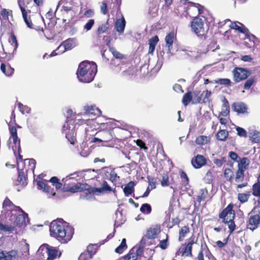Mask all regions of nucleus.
Returning a JSON list of instances; mask_svg holds the SVG:
<instances>
[{
  "label": "nucleus",
  "mask_w": 260,
  "mask_h": 260,
  "mask_svg": "<svg viewBox=\"0 0 260 260\" xmlns=\"http://www.w3.org/2000/svg\"><path fill=\"white\" fill-rule=\"evenodd\" d=\"M206 164V160L205 157L200 154H198L191 160V164L196 169H199Z\"/></svg>",
  "instance_id": "obj_11"
},
{
  "label": "nucleus",
  "mask_w": 260,
  "mask_h": 260,
  "mask_svg": "<svg viewBox=\"0 0 260 260\" xmlns=\"http://www.w3.org/2000/svg\"><path fill=\"white\" fill-rule=\"evenodd\" d=\"M142 239H145V242H144V247L145 248L147 246H149V245H150L151 244H152V239H150L149 238H148V237L145 236L144 237H142Z\"/></svg>",
  "instance_id": "obj_58"
},
{
  "label": "nucleus",
  "mask_w": 260,
  "mask_h": 260,
  "mask_svg": "<svg viewBox=\"0 0 260 260\" xmlns=\"http://www.w3.org/2000/svg\"><path fill=\"white\" fill-rule=\"evenodd\" d=\"M97 72V66L94 62L84 61L78 67L77 76L79 80L88 83L92 81Z\"/></svg>",
  "instance_id": "obj_2"
},
{
  "label": "nucleus",
  "mask_w": 260,
  "mask_h": 260,
  "mask_svg": "<svg viewBox=\"0 0 260 260\" xmlns=\"http://www.w3.org/2000/svg\"><path fill=\"white\" fill-rule=\"evenodd\" d=\"M58 253L60 256L61 252H58L55 247L48 244L41 246L37 251L41 260H53Z\"/></svg>",
  "instance_id": "obj_3"
},
{
  "label": "nucleus",
  "mask_w": 260,
  "mask_h": 260,
  "mask_svg": "<svg viewBox=\"0 0 260 260\" xmlns=\"http://www.w3.org/2000/svg\"><path fill=\"white\" fill-rule=\"evenodd\" d=\"M92 246H88L87 247V251L82 253L79 257V260H88L91 258L92 255L95 254V251L90 250V249Z\"/></svg>",
  "instance_id": "obj_18"
},
{
  "label": "nucleus",
  "mask_w": 260,
  "mask_h": 260,
  "mask_svg": "<svg viewBox=\"0 0 260 260\" xmlns=\"http://www.w3.org/2000/svg\"><path fill=\"white\" fill-rule=\"evenodd\" d=\"M62 131L66 134V137L72 144H74L75 141V136L76 135L75 126L73 124L67 123L64 124L62 127Z\"/></svg>",
  "instance_id": "obj_6"
},
{
  "label": "nucleus",
  "mask_w": 260,
  "mask_h": 260,
  "mask_svg": "<svg viewBox=\"0 0 260 260\" xmlns=\"http://www.w3.org/2000/svg\"><path fill=\"white\" fill-rule=\"evenodd\" d=\"M18 108L19 109L20 111L21 112L22 114H24V110L22 108H26L27 109L26 110V113H29L30 110V109L27 106H24L21 103H18Z\"/></svg>",
  "instance_id": "obj_49"
},
{
  "label": "nucleus",
  "mask_w": 260,
  "mask_h": 260,
  "mask_svg": "<svg viewBox=\"0 0 260 260\" xmlns=\"http://www.w3.org/2000/svg\"><path fill=\"white\" fill-rule=\"evenodd\" d=\"M109 27V24L108 22L105 23H104L100 26H99L96 33L98 35L104 33L106 31Z\"/></svg>",
  "instance_id": "obj_37"
},
{
  "label": "nucleus",
  "mask_w": 260,
  "mask_h": 260,
  "mask_svg": "<svg viewBox=\"0 0 260 260\" xmlns=\"http://www.w3.org/2000/svg\"><path fill=\"white\" fill-rule=\"evenodd\" d=\"M202 99V93L200 91H194L192 95V103L194 104L200 103Z\"/></svg>",
  "instance_id": "obj_25"
},
{
  "label": "nucleus",
  "mask_w": 260,
  "mask_h": 260,
  "mask_svg": "<svg viewBox=\"0 0 260 260\" xmlns=\"http://www.w3.org/2000/svg\"><path fill=\"white\" fill-rule=\"evenodd\" d=\"M101 12L104 15L107 14L108 12L107 6L105 2H103L100 6Z\"/></svg>",
  "instance_id": "obj_56"
},
{
  "label": "nucleus",
  "mask_w": 260,
  "mask_h": 260,
  "mask_svg": "<svg viewBox=\"0 0 260 260\" xmlns=\"http://www.w3.org/2000/svg\"><path fill=\"white\" fill-rule=\"evenodd\" d=\"M136 255L130 250L129 253L124 257V260H136Z\"/></svg>",
  "instance_id": "obj_52"
},
{
  "label": "nucleus",
  "mask_w": 260,
  "mask_h": 260,
  "mask_svg": "<svg viewBox=\"0 0 260 260\" xmlns=\"http://www.w3.org/2000/svg\"><path fill=\"white\" fill-rule=\"evenodd\" d=\"M230 27L231 28L238 30L241 32H244L243 29L242 27L239 26L236 22L231 23Z\"/></svg>",
  "instance_id": "obj_53"
},
{
  "label": "nucleus",
  "mask_w": 260,
  "mask_h": 260,
  "mask_svg": "<svg viewBox=\"0 0 260 260\" xmlns=\"http://www.w3.org/2000/svg\"><path fill=\"white\" fill-rule=\"evenodd\" d=\"M230 112V107L228 101L225 99L224 102L222 106V111L221 114L223 116H226Z\"/></svg>",
  "instance_id": "obj_28"
},
{
  "label": "nucleus",
  "mask_w": 260,
  "mask_h": 260,
  "mask_svg": "<svg viewBox=\"0 0 260 260\" xmlns=\"http://www.w3.org/2000/svg\"><path fill=\"white\" fill-rule=\"evenodd\" d=\"M23 20L28 27L32 28V23L31 22V20L30 19L29 17H25V18H23Z\"/></svg>",
  "instance_id": "obj_63"
},
{
  "label": "nucleus",
  "mask_w": 260,
  "mask_h": 260,
  "mask_svg": "<svg viewBox=\"0 0 260 260\" xmlns=\"http://www.w3.org/2000/svg\"><path fill=\"white\" fill-rule=\"evenodd\" d=\"M255 209L254 208L249 213V221L247 224V228L253 231L256 229L258 225L260 224V216L258 214H254Z\"/></svg>",
  "instance_id": "obj_7"
},
{
  "label": "nucleus",
  "mask_w": 260,
  "mask_h": 260,
  "mask_svg": "<svg viewBox=\"0 0 260 260\" xmlns=\"http://www.w3.org/2000/svg\"><path fill=\"white\" fill-rule=\"evenodd\" d=\"M134 183L133 181H131L125 185L123 188V191L125 196L128 197L134 191Z\"/></svg>",
  "instance_id": "obj_23"
},
{
  "label": "nucleus",
  "mask_w": 260,
  "mask_h": 260,
  "mask_svg": "<svg viewBox=\"0 0 260 260\" xmlns=\"http://www.w3.org/2000/svg\"><path fill=\"white\" fill-rule=\"evenodd\" d=\"M50 235L62 243L68 242L72 238L74 229L61 218L52 221L49 227Z\"/></svg>",
  "instance_id": "obj_1"
},
{
  "label": "nucleus",
  "mask_w": 260,
  "mask_h": 260,
  "mask_svg": "<svg viewBox=\"0 0 260 260\" xmlns=\"http://www.w3.org/2000/svg\"><path fill=\"white\" fill-rule=\"evenodd\" d=\"M61 6V11L63 12V14L64 13L68 14V12H70L71 14V18H72L73 16V0H60L57 6L56 10L58 9L59 7Z\"/></svg>",
  "instance_id": "obj_8"
},
{
  "label": "nucleus",
  "mask_w": 260,
  "mask_h": 260,
  "mask_svg": "<svg viewBox=\"0 0 260 260\" xmlns=\"http://www.w3.org/2000/svg\"><path fill=\"white\" fill-rule=\"evenodd\" d=\"M37 185L40 189H43L44 191L49 192V187L43 181H38Z\"/></svg>",
  "instance_id": "obj_46"
},
{
  "label": "nucleus",
  "mask_w": 260,
  "mask_h": 260,
  "mask_svg": "<svg viewBox=\"0 0 260 260\" xmlns=\"http://www.w3.org/2000/svg\"><path fill=\"white\" fill-rule=\"evenodd\" d=\"M14 204L12 202L8 199H6L3 203V208L9 207L8 210H12Z\"/></svg>",
  "instance_id": "obj_47"
},
{
  "label": "nucleus",
  "mask_w": 260,
  "mask_h": 260,
  "mask_svg": "<svg viewBox=\"0 0 260 260\" xmlns=\"http://www.w3.org/2000/svg\"><path fill=\"white\" fill-rule=\"evenodd\" d=\"M17 181L19 183L20 185H24L26 184L25 173L23 171H19Z\"/></svg>",
  "instance_id": "obj_31"
},
{
  "label": "nucleus",
  "mask_w": 260,
  "mask_h": 260,
  "mask_svg": "<svg viewBox=\"0 0 260 260\" xmlns=\"http://www.w3.org/2000/svg\"><path fill=\"white\" fill-rule=\"evenodd\" d=\"M159 39L157 36H154V37L151 38L149 40V45H152L153 46H156V44L158 42Z\"/></svg>",
  "instance_id": "obj_50"
},
{
  "label": "nucleus",
  "mask_w": 260,
  "mask_h": 260,
  "mask_svg": "<svg viewBox=\"0 0 260 260\" xmlns=\"http://www.w3.org/2000/svg\"><path fill=\"white\" fill-rule=\"evenodd\" d=\"M244 171H243L241 170H238L236 172V176L235 178V181L236 182L240 183L244 181Z\"/></svg>",
  "instance_id": "obj_30"
},
{
  "label": "nucleus",
  "mask_w": 260,
  "mask_h": 260,
  "mask_svg": "<svg viewBox=\"0 0 260 260\" xmlns=\"http://www.w3.org/2000/svg\"><path fill=\"white\" fill-rule=\"evenodd\" d=\"M249 197L250 194L249 193H239L238 195V200L242 203L246 202Z\"/></svg>",
  "instance_id": "obj_39"
},
{
  "label": "nucleus",
  "mask_w": 260,
  "mask_h": 260,
  "mask_svg": "<svg viewBox=\"0 0 260 260\" xmlns=\"http://www.w3.org/2000/svg\"><path fill=\"white\" fill-rule=\"evenodd\" d=\"M28 219V214L23 213L21 214H19L16 217V219L14 222V226H17L19 227L22 226L26 224V219Z\"/></svg>",
  "instance_id": "obj_13"
},
{
  "label": "nucleus",
  "mask_w": 260,
  "mask_h": 260,
  "mask_svg": "<svg viewBox=\"0 0 260 260\" xmlns=\"http://www.w3.org/2000/svg\"><path fill=\"white\" fill-rule=\"evenodd\" d=\"M22 249L24 256H27L29 254V244L25 242Z\"/></svg>",
  "instance_id": "obj_61"
},
{
  "label": "nucleus",
  "mask_w": 260,
  "mask_h": 260,
  "mask_svg": "<svg viewBox=\"0 0 260 260\" xmlns=\"http://www.w3.org/2000/svg\"><path fill=\"white\" fill-rule=\"evenodd\" d=\"M80 186V191L84 190H88L89 189V185L86 183H79Z\"/></svg>",
  "instance_id": "obj_64"
},
{
  "label": "nucleus",
  "mask_w": 260,
  "mask_h": 260,
  "mask_svg": "<svg viewBox=\"0 0 260 260\" xmlns=\"http://www.w3.org/2000/svg\"><path fill=\"white\" fill-rule=\"evenodd\" d=\"M105 169H107V173H109V178L110 181H111L112 182L115 181L116 178H119V177L117 176V174L114 170H112L111 169H108L107 168H106Z\"/></svg>",
  "instance_id": "obj_33"
},
{
  "label": "nucleus",
  "mask_w": 260,
  "mask_h": 260,
  "mask_svg": "<svg viewBox=\"0 0 260 260\" xmlns=\"http://www.w3.org/2000/svg\"><path fill=\"white\" fill-rule=\"evenodd\" d=\"M189 232V228L188 226H183L179 232V241H182L186 235Z\"/></svg>",
  "instance_id": "obj_27"
},
{
  "label": "nucleus",
  "mask_w": 260,
  "mask_h": 260,
  "mask_svg": "<svg viewBox=\"0 0 260 260\" xmlns=\"http://www.w3.org/2000/svg\"><path fill=\"white\" fill-rule=\"evenodd\" d=\"M73 39H69L63 42L58 46V50L62 49V51H59L60 53H63L66 51L70 50L73 48Z\"/></svg>",
  "instance_id": "obj_14"
},
{
  "label": "nucleus",
  "mask_w": 260,
  "mask_h": 260,
  "mask_svg": "<svg viewBox=\"0 0 260 260\" xmlns=\"http://www.w3.org/2000/svg\"><path fill=\"white\" fill-rule=\"evenodd\" d=\"M17 252L16 250H11L9 252L0 251V260H17Z\"/></svg>",
  "instance_id": "obj_10"
},
{
  "label": "nucleus",
  "mask_w": 260,
  "mask_h": 260,
  "mask_svg": "<svg viewBox=\"0 0 260 260\" xmlns=\"http://www.w3.org/2000/svg\"><path fill=\"white\" fill-rule=\"evenodd\" d=\"M215 83L221 84V85L230 86V85H231V81L229 79L223 78V79H218V80H215Z\"/></svg>",
  "instance_id": "obj_43"
},
{
  "label": "nucleus",
  "mask_w": 260,
  "mask_h": 260,
  "mask_svg": "<svg viewBox=\"0 0 260 260\" xmlns=\"http://www.w3.org/2000/svg\"><path fill=\"white\" fill-rule=\"evenodd\" d=\"M145 239H142L139 242V245L138 248L136 250V252H135L134 248L131 249L132 253H134L136 255V259H137L138 256H140L142 255L144 251V249L145 247H144V243L145 242Z\"/></svg>",
  "instance_id": "obj_20"
},
{
  "label": "nucleus",
  "mask_w": 260,
  "mask_h": 260,
  "mask_svg": "<svg viewBox=\"0 0 260 260\" xmlns=\"http://www.w3.org/2000/svg\"><path fill=\"white\" fill-rule=\"evenodd\" d=\"M226 223L229 224V228L230 231V233H232L235 229V224L234 222V220L230 221L229 222H227Z\"/></svg>",
  "instance_id": "obj_62"
},
{
  "label": "nucleus",
  "mask_w": 260,
  "mask_h": 260,
  "mask_svg": "<svg viewBox=\"0 0 260 260\" xmlns=\"http://www.w3.org/2000/svg\"><path fill=\"white\" fill-rule=\"evenodd\" d=\"M100 189H102L103 190L111 191V188L108 185V183L106 181H104L103 182L102 187L101 188H100Z\"/></svg>",
  "instance_id": "obj_59"
},
{
  "label": "nucleus",
  "mask_w": 260,
  "mask_h": 260,
  "mask_svg": "<svg viewBox=\"0 0 260 260\" xmlns=\"http://www.w3.org/2000/svg\"><path fill=\"white\" fill-rule=\"evenodd\" d=\"M15 230V226L14 225H9L4 224V226L2 231L7 232H12Z\"/></svg>",
  "instance_id": "obj_54"
},
{
  "label": "nucleus",
  "mask_w": 260,
  "mask_h": 260,
  "mask_svg": "<svg viewBox=\"0 0 260 260\" xmlns=\"http://www.w3.org/2000/svg\"><path fill=\"white\" fill-rule=\"evenodd\" d=\"M228 135L229 133L228 131L224 129L220 130L217 133L216 138L219 141H225L228 137Z\"/></svg>",
  "instance_id": "obj_24"
},
{
  "label": "nucleus",
  "mask_w": 260,
  "mask_h": 260,
  "mask_svg": "<svg viewBox=\"0 0 260 260\" xmlns=\"http://www.w3.org/2000/svg\"><path fill=\"white\" fill-rule=\"evenodd\" d=\"M140 211L143 213L149 214L151 212V207L148 204H143L140 208Z\"/></svg>",
  "instance_id": "obj_35"
},
{
  "label": "nucleus",
  "mask_w": 260,
  "mask_h": 260,
  "mask_svg": "<svg viewBox=\"0 0 260 260\" xmlns=\"http://www.w3.org/2000/svg\"><path fill=\"white\" fill-rule=\"evenodd\" d=\"M225 158L224 157H222L221 159H214L213 161L217 166L221 167L223 163L225 162Z\"/></svg>",
  "instance_id": "obj_51"
},
{
  "label": "nucleus",
  "mask_w": 260,
  "mask_h": 260,
  "mask_svg": "<svg viewBox=\"0 0 260 260\" xmlns=\"http://www.w3.org/2000/svg\"><path fill=\"white\" fill-rule=\"evenodd\" d=\"M168 236L166 235V239L160 241L159 246L162 249H166L168 247Z\"/></svg>",
  "instance_id": "obj_45"
},
{
  "label": "nucleus",
  "mask_w": 260,
  "mask_h": 260,
  "mask_svg": "<svg viewBox=\"0 0 260 260\" xmlns=\"http://www.w3.org/2000/svg\"><path fill=\"white\" fill-rule=\"evenodd\" d=\"M18 5H19V7L21 10V11L22 12V17H23V18H24L25 17H27V11L25 10V8L22 6L21 3L20 1H18Z\"/></svg>",
  "instance_id": "obj_55"
},
{
  "label": "nucleus",
  "mask_w": 260,
  "mask_h": 260,
  "mask_svg": "<svg viewBox=\"0 0 260 260\" xmlns=\"http://www.w3.org/2000/svg\"><path fill=\"white\" fill-rule=\"evenodd\" d=\"M191 27L192 31L198 36H203L207 31V28L205 26L204 20L199 17H196L193 19Z\"/></svg>",
  "instance_id": "obj_4"
},
{
  "label": "nucleus",
  "mask_w": 260,
  "mask_h": 260,
  "mask_svg": "<svg viewBox=\"0 0 260 260\" xmlns=\"http://www.w3.org/2000/svg\"><path fill=\"white\" fill-rule=\"evenodd\" d=\"M169 177L167 175H164L162 177L161 181V184L162 186H167L168 185Z\"/></svg>",
  "instance_id": "obj_60"
},
{
  "label": "nucleus",
  "mask_w": 260,
  "mask_h": 260,
  "mask_svg": "<svg viewBox=\"0 0 260 260\" xmlns=\"http://www.w3.org/2000/svg\"><path fill=\"white\" fill-rule=\"evenodd\" d=\"M126 22L123 17L122 18L118 19L115 23V29L119 34L123 32L125 26Z\"/></svg>",
  "instance_id": "obj_16"
},
{
  "label": "nucleus",
  "mask_w": 260,
  "mask_h": 260,
  "mask_svg": "<svg viewBox=\"0 0 260 260\" xmlns=\"http://www.w3.org/2000/svg\"><path fill=\"white\" fill-rule=\"evenodd\" d=\"M174 32H171L168 34L165 37V42L166 43V46L168 47L169 51H170L172 48V45L174 42Z\"/></svg>",
  "instance_id": "obj_21"
},
{
  "label": "nucleus",
  "mask_w": 260,
  "mask_h": 260,
  "mask_svg": "<svg viewBox=\"0 0 260 260\" xmlns=\"http://www.w3.org/2000/svg\"><path fill=\"white\" fill-rule=\"evenodd\" d=\"M233 205L229 204L220 214L219 217L223 219V222L226 223L235 218V211L233 210Z\"/></svg>",
  "instance_id": "obj_5"
},
{
  "label": "nucleus",
  "mask_w": 260,
  "mask_h": 260,
  "mask_svg": "<svg viewBox=\"0 0 260 260\" xmlns=\"http://www.w3.org/2000/svg\"><path fill=\"white\" fill-rule=\"evenodd\" d=\"M236 130L237 131L238 135L239 136L244 137L247 136V133L244 128L237 126L236 127Z\"/></svg>",
  "instance_id": "obj_48"
},
{
  "label": "nucleus",
  "mask_w": 260,
  "mask_h": 260,
  "mask_svg": "<svg viewBox=\"0 0 260 260\" xmlns=\"http://www.w3.org/2000/svg\"><path fill=\"white\" fill-rule=\"evenodd\" d=\"M252 194L255 197H259L260 198V183H256L253 185Z\"/></svg>",
  "instance_id": "obj_38"
},
{
  "label": "nucleus",
  "mask_w": 260,
  "mask_h": 260,
  "mask_svg": "<svg viewBox=\"0 0 260 260\" xmlns=\"http://www.w3.org/2000/svg\"><path fill=\"white\" fill-rule=\"evenodd\" d=\"M94 24V19H89L88 21L86 23L85 25L83 27L84 30L86 31L90 30L93 25Z\"/></svg>",
  "instance_id": "obj_42"
},
{
  "label": "nucleus",
  "mask_w": 260,
  "mask_h": 260,
  "mask_svg": "<svg viewBox=\"0 0 260 260\" xmlns=\"http://www.w3.org/2000/svg\"><path fill=\"white\" fill-rule=\"evenodd\" d=\"M193 243V240H191L186 246H184L183 247H181L180 249V250H181V252H182L183 256L190 257H191L192 256L191 250L192 246Z\"/></svg>",
  "instance_id": "obj_15"
},
{
  "label": "nucleus",
  "mask_w": 260,
  "mask_h": 260,
  "mask_svg": "<svg viewBox=\"0 0 260 260\" xmlns=\"http://www.w3.org/2000/svg\"><path fill=\"white\" fill-rule=\"evenodd\" d=\"M110 50L115 58L119 59L123 58V55L118 52L114 48H110Z\"/></svg>",
  "instance_id": "obj_44"
},
{
  "label": "nucleus",
  "mask_w": 260,
  "mask_h": 260,
  "mask_svg": "<svg viewBox=\"0 0 260 260\" xmlns=\"http://www.w3.org/2000/svg\"><path fill=\"white\" fill-rule=\"evenodd\" d=\"M208 191L206 188L201 189L200 190L198 197V201L201 202V201L204 200L207 198Z\"/></svg>",
  "instance_id": "obj_29"
},
{
  "label": "nucleus",
  "mask_w": 260,
  "mask_h": 260,
  "mask_svg": "<svg viewBox=\"0 0 260 260\" xmlns=\"http://www.w3.org/2000/svg\"><path fill=\"white\" fill-rule=\"evenodd\" d=\"M127 247L125 239H123L120 245L115 250V251L118 253H122L124 249Z\"/></svg>",
  "instance_id": "obj_32"
},
{
  "label": "nucleus",
  "mask_w": 260,
  "mask_h": 260,
  "mask_svg": "<svg viewBox=\"0 0 260 260\" xmlns=\"http://www.w3.org/2000/svg\"><path fill=\"white\" fill-rule=\"evenodd\" d=\"M250 161L247 158L244 157L240 160L238 164V169L244 171L248 168Z\"/></svg>",
  "instance_id": "obj_22"
},
{
  "label": "nucleus",
  "mask_w": 260,
  "mask_h": 260,
  "mask_svg": "<svg viewBox=\"0 0 260 260\" xmlns=\"http://www.w3.org/2000/svg\"><path fill=\"white\" fill-rule=\"evenodd\" d=\"M159 232L160 228L158 226H156L149 229L145 236L150 239H154Z\"/></svg>",
  "instance_id": "obj_19"
},
{
  "label": "nucleus",
  "mask_w": 260,
  "mask_h": 260,
  "mask_svg": "<svg viewBox=\"0 0 260 260\" xmlns=\"http://www.w3.org/2000/svg\"><path fill=\"white\" fill-rule=\"evenodd\" d=\"M209 141L208 137L205 136H200L196 140L197 144L198 145H204L207 144Z\"/></svg>",
  "instance_id": "obj_34"
},
{
  "label": "nucleus",
  "mask_w": 260,
  "mask_h": 260,
  "mask_svg": "<svg viewBox=\"0 0 260 260\" xmlns=\"http://www.w3.org/2000/svg\"><path fill=\"white\" fill-rule=\"evenodd\" d=\"M224 176L230 181H232L234 177V173L230 169H226L224 171Z\"/></svg>",
  "instance_id": "obj_41"
},
{
  "label": "nucleus",
  "mask_w": 260,
  "mask_h": 260,
  "mask_svg": "<svg viewBox=\"0 0 260 260\" xmlns=\"http://www.w3.org/2000/svg\"><path fill=\"white\" fill-rule=\"evenodd\" d=\"M254 80L253 79H249L247 80L244 84V89H249L253 84Z\"/></svg>",
  "instance_id": "obj_57"
},
{
  "label": "nucleus",
  "mask_w": 260,
  "mask_h": 260,
  "mask_svg": "<svg viewBox=\"0 0 260 260\" xmlns=\"http://www.w3.org/2000/svg\"><path fill=\"white\" fill-rule=\"evenodd\" d=\"M233 74L235 81L239 82L247 78L250 75V72L242 68H236L233 71Z\"/></svg>",
  "instance_id": "obj_9"
},
{
  "label": "nucleus",
  "mask_w": 260,
  "mask_h": 260,
  "mask_svg": "<svg viewBox=\"0 0 260 260\" xmlns=\"http://www.w3.org/2000/svg\"><path fill=\"white\" fill-rule=\"evenodd\" d=\"M232 107L234 111L238 113H244L247 109L245 104L241 102L234 103Z\"/></svg>",
  "instance_id": "obj_17"
},
{
  "label": "nucleus",
  "mask_w": 260,
  "mask_h": 260,
  "mask_svg": "<svg viewBox=\"0 0 260 260\" xmlns=\"http://www.w3.org/2000/svg\"><path fill=\"white\" fill-rule=\"evenodd\" d=\"M85 115L88 116H99L101 114V111L98 108L93 106H86L84 107Z\"/></svg>",
  "instance_id": "obj_12"
},
{
  "label": "nucleus",
  "mask_w": 260,
  "mask_h": 260,
  "mask_svg": "<svg viewBox=\"0 0 260 260\" xmlns=\"http://www.w3.org/2000/svg\"><path fill=\"white\" fill-rule=\"evenodd\" d=\"M62 190L64 191H70L73 193L77 191H80L79 183L75 185H73V186L70 187L69 189L63 188Z\"/></svg>",
  "instance_id": "obj_40"
},
{
  "label": "nucleus",
  "mask_w": 260,
  "mask_h": 260,
  "mask_svg": "<svg viewBox=\"0 0 260 260\" xmlns=\"http://www.w3.org/2000/svg\"><path fill=\"white\" fill-rule=\"evenodd\" d=\"M250 135L251 140L253 142L257 143L260 140V132L258 131H254Z\"/></svg>",
  "instance_id": "obj_36"
},
{
  "label": "nucleus",
  "mask_w": 260,
  "mask_h": 260,
  "mask_svg": "<svg viewBox=\"0 0 260 260\" xmlns=\"http://www.w3.org/2000/svg\"><path fill=\"white\" fill-rule=\"evenodd\" d=\"M192 95L191 92H188L184 94L182 98V103L184 106H187L191 101H192Z\"/></svg>",
  "instance_id": "obj_26"
}]
</instances>
